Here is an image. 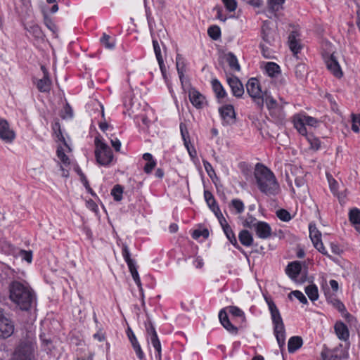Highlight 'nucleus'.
I'll return each mask as SVG.
<instances>
[{"label": "nucleus", "instance_id": "1", "mask_svg": "<svg viewBox=\"0 0 360 360\" xmlns=\"http://www.w3.org/2000/svg\"><path fill=\"white\" fill-rule=\"evenodd\" d=\"M9 297L22 311L30 310L36 302L34 291L25 282H11L9 285Z\"/></svg>", "mask_w": 360, "mask_h": 360}, {"label": "nucleus", "instance_id": "2", "mask_svg": "<svg viewBox=\"0 0 360 360\" xmlns=\"http://www.w3.org/2000/svg\"><path fill=\"white\" fill-rule=\"evenodd\" d=\"M255 177L261 192L268 195L278 193L280 187L274 173L266 167L259 163L256 165Z\"/></svg>", "mask_w": 360, "mask_h": 360}, {"label": "nucleus", "instance_id": "3", "mask_svg": "<svg viewBox=\"0 0 360 360\" xmlns=\"http://www.w3.org/2000/svg\"><path fill=\"white\" fill-rule=\"evenodd\" d=\"M264 299L271 313L274 335L279 347L282 348L285 345V330L283 319L274 302L267 297H264Z\"/></svg>", "mask_w": 360, "mask_h": 360}, {"label": "nucleus", "instance_id": "4", "mask_svg": "<svg viewBox=\"0 0 360 360\" xmlns=\"http://www.w3.org/2000/svg\"><path fill=\"white\" fill-rule=\"evenodd\" d=\"M37 345L34 338L28 337L21 340L15 347L11 360H37L36 356Z\"/></svg>", "mask_w": 360, "mask_h": 360}, {"label": "nucleus", "instance_id": "5", "mask_svg": "<svg viewBox=\"0 0 360 360\" xmlns=\"http://www.w3.org/2000/svg\"><path fill=\"white\" fill-rule=\"evenodd\" d=\"M95 156L97 162L103 166H108L113 160L111 148L98 138L95 139Z\"/></svg>", "mask_w": 360, "mask_h": 360}, {"label": "nucleus", "instance_id": "6", "mask_svg": "<svg viewBox=\"0 0 360 360\" xmlns=\"http://www.w3.org/2000/svg\"><path fill=\"white\" fill-rule=\"evenodd\" d=\"M246 89L248 94L256 105L260 108H263L264 101L262 96L264 93L262 91L259 80L255 77L250 78L246 84Z\"/></svg>", "mask_w": 360, "mask_h": 360}, {"label": "nucleus", "instance_id": "7", "mask_svg": "<svg viewBox=\"0 0 360 360\" xmlns=\"http://www.w3.org/2000/svg\"><path fill=\"white\" fill-rule=\"evenodd\" d=\"M122 256H123L125 262L127 264V266L129 267V269L131 274V276H132L134 282L139 287V290L141 294V296L143 297V288H142V285H141V282L140 280V277H139L138 271L136 269L135 261L131 258L130 252H129V250L127 244L122 245Z\"/></svg>", "mask_w": 360, "mask_h": 360}, {"label": "nucleus", "instance_id": "8", "mask_svg": "<svg viewBox=\"0 0 360 360\" xmlns=\"http://www.w3.org/2000/svg\"><path fill=\"white\" fill-rule=\"evenodd\" d=\"M293 122L295 127L302 135H306L307 133L306 125L310 127H316L319 121L315 117L307 115L304 113H299L293 117Z\"/></svg>", "mask_w": 360, "mask_h": 360}, {"label": "nucleus", "instance_id": "9", "mask_svg": "<svg viewBox=\"0 0 360 360\" xmlns=\"http://www.w3.org/2000/svg\"><path fill=\"white\" fill-rule=\"evenodd\" d=\"M14 330L15 326L13 321L6 317L0 309V338L6 339L11 337Z\"/></svg>", "mask_w": 360, "mask_h": 360}, {"label": "nucleus", "instance_id": "10", "mask_svg": "<svg viewBox=\"0 0 360 360\" xmlns=\"http://www.w3.org/2000/svg\"><path fill=\"white\" fill-rule=\"evenodd\" d=\"M309 237L313 243L314 248L321 252L323 255H326L331 259V256L326 251L325 248L321 240V233L317 229L315 224H310L309 226Z\"/></svg>", "mask_w": 360, "mask_h": 360}, {"label": "nucleus", "instance_id": "11", "mask_svg": "<svg viewBox=\"0 0 360 360\" xmlns=\"http://www.w3.org/2000/svg\"><path fill=\"white\" fill-rule=\"evenodd\" d=\"M323 58L325 60L327 68L330 71V72L338 78L342 77L343 73L334 53H333L329 54L328 53H323Z\"/></svg>", "mask_w": 360, "mask_h": 360}, {"label": "nucleus", "instance_id": "12", "mask_svg": "<svg viewBox=\"0 0 360 360\" xmlns=\"http://www.w3.org/2000/svg\"><path fill=\"white\" fill-rule=\"evenodd\" d=\"M15 136V132L11 128L8 122L5 119H0V139L6 143H12Z\"/></svg>", "mask_w": 360, "mask_h": 360}, {"label": "nucleus", "instance_id": "13", "mask_svg": "<svg viewBox=\"0 0 360 360\" xmlns=\"http://www.w3.org/2000/svg\"><path fill=\"white\" fill-rule=\"evenodd\" d=\"M188 98L193 105L198 109L202 108L207 103L205 97L195 88L189 89Z\"/></svg>", "mask_w": 360, "mask_h": 360}, {"label": "nucleus", "instance_id": "14", "mask_svg": "<svg viewBox=\"0 0 360 360\" xmlns=\"http://www.w3.org/2000/svg\"><path fill=\"white\" fill-rule=\"evenodd\" d=\"M257 236L262 239H266L271 235V229L269 224L264 221H255L253 224Z\"/></svg>", "mask_w": 360, "mask_h": 360}, {"label": "nucleus", "instance_id": "15", "mask_svg": "<svg viewBox=\"0 0 360 360\" xmlns=\"http://www.w3.org/2000/svg\"><path fill=\"white\" fill-rule=\"evenodd\" d=\"M262 36L263 40L269 44H272L276 40V31L270 27V22L267 20L263 22Z\"/></svg>", "mask_w": 360, "mask_h": 360}, {"label": "nucleus", "instance_id": "16", "mask_svg": "<svg viewBox=\"0 0 360 360\" xmlns=\"http://www.w3.org/2000/svg\"><path fill=\"white\" fill-rule=\"evenodd\" d=\"M227 82L234 96L239 98L243 95L244 88L243 84L236 77H229Z\"/></svg>", "mask_w": 360, "mask_h": 360}, {"label": "nucleus", "instance_id": "17", "mask_svg": "<svg viewBox=\"0 0 360 360\" xmlns=\"http://www.w3.org/2000/svg\"><path fill=\"white\" fill-rule=\"evenodd\" d=\"M8 248V253L14 256L19 255L22 259L30 264L32 261V251L20 250L11 244L6 245Z\"/></svg>", "mask_w": 360, "mask_h": 360}, {"label": "nucleus", "instance_id": "18", "mask_svg": "<svg viewBox=\"0 0 360 360\" xmlns=\"http://www.w3.org/2000/svg\"><path fill=\"white\" fill-rule=\"evenodd\" d=\"M127 334L136 356L140 360H143L145 358L144 353L142 351V349L134 333H133L132 330L130 328L127 329Z\"/></svg>", "mask_w": 360, "mask_h": 360}, {"label": "nucleus", "instance_id": "19", "mask_svg": "<svg viewBox=\"0 0 360 360\" xmlns=\"http://www.w3.org/2000/svg\"><path fill=\"white\" fill-rule=\"evenodd\" d=\"M219 319L221 325L231 333L236 334L238 328L234 326L229 321L227 311L225 309L220 310L219 313Z\"/></svg>", "mask_w": 360, "mask_h": 360}, {"label": "nucleus", "instance_id": "20", "mask_svg": "<svg viewBox=\"0 0 360 360\" xmlns=\"http://www.w3.org/2000/svg\"><path fill=\"white\" fill-rule=\"evenodd\" d=\"M221 117L227 124L232 122L235 118V111L232 105H225L219 108Z\"/></svg>", "mask_w": 360, "mask_h": 360}, {"label": "nucleus", "instance_id": "21", "mask_svg": "<svg viewBox=\"0 0 360 360\" xmlns=\"http://www.w3.org/2000/svg\"><path fill=\"white\" fill-rule=\"evenodd\" d=\"M334 329L338 338L346 341L349 336V333L347 326L342 321H338L335 324Z\"/></svg>", "mask_w": 360, "mask_h": 360}, {"label": "nucleus", "instance_id": "22", "mask_svg": "<svg viewBox=\"0 0 360 360\" xmlns=\"http://www.w3.org/2000/svg\"><path fill=\"white\" fill-rule=\"evenodd\" d=\"M301 263L298 261L290 263L285 269L286 274L292 279H295L301 271Z\"/></svg>", "mask_w": 360, "mask_h": 360}, {"label": "nucleus", "instance_id": "23", "mask_svg": "<svg viewBox=\"0 0 360 360\" xmlns=\"http://www.w3.org/2000/svg\"><path fill=\"white\" fill-rule=\"evenodd\" d=\"M340 350L335 349H323L321 352V357L323 360H341L342 356L339 354Z\"/></svg>", "mask_w": 360, "mask_h": 360}, {"label": "nucleus", "instance_id": "24", "mask_svg": "<svg viewBox=\"0 0 360 360\" xmlns=\"http://www.w3.org/2000/svg\"><path fill=\"white\" fill-rule=\"evenodd\" d=\"M36 85L40 92H49L51 86V79L49 77H43L37 80Z\"/></svg>", "mask_w": 360, "mask_h": 360}, {"label": "nucleus", "instance_id": "25", "mask_svg": "<svg viewBox=\"0 0 360 360\" xmlns=\"http://www.w3.org/2000/svg\"><path fill=\"white\" fill-rule=\"evenodd\" d=\"M176 67L178 72L179 79L183 83L184 72L186 70V63L184 57L181 54H177L176 58Z\"/></svg>", "mask_w": 360, "mask_h": 360}, {"label": "nucleus", "instance_id": "26", "mask_svg": "<svg viewBox=\"0 0 360 360\" xmlns=\"http://www.w3.org/2000/svg\"><path fill=\"white\" fill-rule=\"evenodd\" d=\"M240 243L244 246H251L253 243L252 235L248 230H242L238 235Z\"/></svg>", "mask_w": 360, "mask_h": 360}, {"label": "nucleus", "instance_id": "27", "mask_svg": "<svg viewBox=\"0 0 360 360\" xmlns=\"http://www.w3.org/2000/svg\"><path fill=\"white\" fill-rule=\"evenodd\" d=\"M143 159L146 161L143 170L146 174H150L156 166V161L150 153H146L143 155Z\"/></svg>", "mask_w": 360, "mask_h": 360}, {"label": "nucleus", "instance_id": "28", "mask_svg": "<svg viewBox=\"0 0 360 360\" xmlns=\"http://www.w3.org/2000/svg\"><path fill=\"white\" fill-rule=\"evenodd\" d=\"M302 345V339L299 336H294L289 339L288 343V352L290 353L295 352Z\"/></svg>", "mask_w": 360, "mask_h": 360}, {"label": "nucleus", "instance_id": "29", "mask_svg": "<svg viewBox=\"0 0 360 360\" xmlns=\"http://www.w3.org/2000/svg\"><path fill=\"white\" fill-rule=\"evenodd\" d=\"M262 99L264 101V103H266L267 108L270 111L275 110L278 108V104L276 100H275L270 94H269L267 91L264 92Z\"/></svg>", "mask_w": 360, "mask_h": 360}, {"label": "nucleus", "instance_id": "30", "mask_svg": "<svg viewBox=\"0 0 360 360\" xmlns=\"http://www.w3.org/2000/svg\"><path fill=\"white\" fill-rule=\"evenodd\" d=\"M289 46L294 54H297L301 49L299 41L296 39V33L292 32L288 37Z\"/></svg>", "mask_w": 360, "mask_h": 360}, {"label": "nucleus", "instance_id": "31", "mask_svg": "<svg viewBox=\"0 0 360 360\" xmlns=\"http://www.w3.org/2000/svg\"><path fill=\"white\" fill-rule=\"evenodd\" d=\"M226 60L231 70L235 71H240V67L238 63L236 56L231 52L226 55Z\"/></svg>", "mask_w": 360, "mask_h": 360}, {"label": "nucleus", "instance_id": "32", "mask_svg": "<svg viewBox=\"0 0 360 360\" xmlns=\"http://www.w3.org/2000/svg\"><path fill=\"white\" fill-rule=\"evenodd\" d=\"M265 70L269 76L274 77L280 74V67L274 62H268L265 65Z\"/></svg>", "mask_w": 360, "mask_h": 360}, {"label": "nucleus", "instance_id": "33", "mask_svg": "<svg viewBox=\"0 0 360 360\" xmlns=\"http://www.w3.org/2000/svg\"><path fill=\"white\" fill-rule=\"evenodd\" d=\"M212 85L214 93L218 98H224L226 95L221 84L217 79H214L212 81Z\"/></svg>", "mask_w": 360, "mask_h": 360}, {"label": "nucleus", "instance_id": "34", "mask_svg": "<svg viewBox=\"0 0 360 360\" xmlns=\"http://www.w3.org/2000/svg\"><path fill=\"white\" fill-rule=\"evenodd\" d=\"M305 292L311 301H316L319 298L318 288L314 284L307 286L305 288Z\"/></svg>", "mask_w": 360, "mask_h": 360}, {"label": "nucleus", "instance_id": "35", "mask_svg": "<svg viewBox=\"0 0 360 360\" xmlns=\"http://www.w3.org/2000/svg\"><path fill=\"white\" fill-rule=\"evenodd\" d=\"M153 45L154 52H155L157 60L158 62L160 68L162 69L164 60H163V58H162V56L161 53L160 46L159 45L158 41L155 39H153Z\"/></svg>", "mask_w": 360, "mask_h": 360}, {"label": "nucleus", "instance_id": "36", "mask_svg": "<svg viewBox=\"0 0 360 360\" xmlns=\"http://www.w3.org/2000/svg\"><path fill=\"white\" fill-rule=\"evenodd\" d=\"M222 229L230 243L235 247H238L237 239L233 233L231 227L229 225H227Z\"/></svg>", "mask_w": 360, "mask_h": 360}, {"label": "nucleus", "instance_id": "37", "mask_svg": "<svg viewBox=\"0 0 360 360\" xmlns=\"http://www.w3.org/2000/svg\"><path fill=\"white\" fill-rule=\"evenodd\" d=\"M226 311L228 310L229 313H230L232 316L236 317H240L242 319L243 321H245V316L244 312L238 307L236 306H229L226 307Z\"/></svg>", "mask_w": 360, "mask_h": 360}, {"label": "nucleus", "instance_id": "38", "mask_svg": "<svg viewBox=\"0 0 360 360\" xmlns=\"http://www.w3.org/2000/svg\"><path fill=\"white\" fill-rule=\"evenodd\" d=\"M349 218L352 224H360V210L357 208L352 209L349 213Z\"/></svg>", "mask_w": 360, "mask_h": 360}, {"label": "nucleus", "instance_id": "39", "mask_svg": "<svg viewBox=\"0 0 360 360\" xmlns=\"http://www.w3.org/2000/svg\"><path fill=\"white\" fill-rule=\"evenodd\" d=\"M307 69L304 64L299 63L295 66V74L297 79H302L307 75Z\"/></svg>", "mask_w": 360, "mask_h": 360}, {"label": "nucleus", "instance_id": "40", "mask_svg": "<svg viewBox=\"0 0 360 360\" xmlns=\"http://www.w3.org/2000/svg\"><path fill=\"white\" fill-rule=\"evenodd\" d=\"M284 3V0H268L269 11L272 13L279 11Z\"/></svg>", "mask_w": 360, "mask_h": 360}, {"label": "nucleus", "instance_id": "41", "mask_svg": "<svg viewBox=\"0 0 360 360\" xmlns=\"http://www.w3.org/2000/svg\"><path fill=\"white\" fill-rule=\"evenodd\" d=\"M207 34L210 38L217 40L221 37V30L217 25L210 26L207 30Z\"/></svg>", "mask_w": 360, "mask_h": 360}, {"label": "nucleus", "instance_id": "42", "mask_svg": "<svg viewBox=\"0 0 360 360\" xmlns=\"http://www.w3.org/2000/svg\"><path fill=\"white\" fill-rule=\"evenodd\" d=\"M150 340L151 342V344L155 351L157 352L156 356L160 359L161 357V344L158 339V335H155V336H150Z\"/></svg>", "mask_w": 360, "mask_h": 360}, {"label": "nucleus", "instance_id": "43", "mask_svg": "<svg viewBox=\"0 0 360 360\" xmlns=\"http://www.w3.org/2000/svg\"><path fill=\"white\" fill-rule=\"evenodd\" d=\"M150 340L151 342V344L155 351L157 352L156 356L160 359L161 357V344L158 339V335H155V336H150Z\"/></svg>", "mask_w": 360, "mask_h": 360}, {"label": "nucleus", "instance_id": "44", "mask_svg": "<svg viewBox=\"0 0 360 360\" xmlns=\"http://www.w3.org/2000/svg\"><path fill=\"white\" fill-rule=\"evenodd\" d=\"M123 187L119 184L115 185L111 190V195L115 201H120L122 199Z\"/></svg>", "mask_w": 360, "mask_h": 360}, {"label": "nucleus", "instance_id": "45", "mask_svg": "<svg viewBox=\"0 0 360 360\" xmlns=\"http://www.w3.org/2000/svg\"><path fill=\"white\" fill-rule=\"evenodd\" d=\"M180 130H181V134L182 139L184 140V143L185 147L188 148V147L191 146V142L189 140L188 133L186 130L185 124H184L182 123L180 124Z\"/></svg>", "mask_w": 360, "mask_h": 360}, {"label": "nucleus", "instance_id": "46", "mask_svg": "<svg viewBox=\"0 0 360 360\" xmlns=\"http://www.w3.org/2000/svg\"><path fill=\"white\" fill-rule=\"evenodd\" d=\"M352 129L354 132L359 131L360 115L352 113Z\"/></svg>", "mask_w": 360, "mask_h": 360}, {"label": "nucleus", "instance_id": "47", "mask_svg": "<svg viewBox=\"0 0 360 360\" xmlns=\"http://www.w3.org/2000/svg\"><path fill=\"white\" fill-rule=\"evenodd\" d=\"M204 197L210 209L213 208L214 206L217 205L213 195L209 191H205Z\"/></svg>", "mask_w": 360, "mask_h": 360}, {"label": "nucleus", "instance_id": "48", "mask_svg": "<svg viewBox=\"0 0 360 360\" xmlns=\"http://www.w3.org/2000/svg\"><path fill=\"white\" fill-rule=\"evenodd\" d=\"M232 207L236 210L238 214H240L244 211L245 206L243 202L239 199H233L231 202Z\"/></svg>", "mask_w": 360, "mask_h": 360}, {"label": "nucleus", "instance_id": "49", "mask_svg": "<svg viewBox=\"0 0 360 360\" xmlns=\"http://www.w3.org/2000/svg\"><path fill=\"white\" fill-rule=\"evenodd\" d=\"M101 44L108 49H112L115 47V42L110 41V37L104 33L101 39Z\"/></svg>", "mask_w": 360, "mask_h": 360}, {"label": "nucleus", "instance_id": "50", "mask_svg": "<svg viewBox=\"0 0 360 360\" xmlns=\"http://www.w3.org/2000/svg\"><path fill=\"white\" fill-rule=\"evenodd\" d=\"M276 216L279 219L283 221H288L291 219L290 213L284 209L277 210Z\"/></svg>", "mask_w": 360, "mask_h": 360}, {"label": "nucleus", "instance_id": "51", "mask_svg": "<svg viewBox=\"0 0 360 360\" xmlns=\"http://www.w3.org/2000/svg\"><path fill=\"white\" fill-rule=\"evenodd\" d=\"M57 156L64 165H70L69 158L65 155L62 147L58 148Z\"/></svg>", "mask_w": 360, "mask_h": 360}, {"label": "nucleus", "instance_id": "52", "mask_svg": "<svg viewBox=\"0 0 360 360\" xmlns=\"http://www.w3.org/2000/svg\"><path fill=\"white\" fill-rule=\"evenodd\" d=\"M291 295H293L301 303L307 304V302H308L307 299L306 298L305 295L301 291H299V290L292 291L289 294V297H290Z\"/></svg>", "mask_w": 360, "mask_h": 360}, {"label": "nucleus", "instance_id": "53", "mask_svg": "<svg viewBox=\"0 0 360 360\" xmlns=\"http://www.w3.org/2000/svg\"><path fill=\"white\" fill-rule=\"evenodd\" d=\"M226 8L230 11H234L237 8V2L236 0H221Z\"/></svg>", "mask_w": 360, "mask_h": 360}, {"label": "nucleus", "instance_id": "54", "mask_svg": "<svg viewBox=\"0 0 360 360\" xmlns=\"http://www.w3.org/2000/svg\"><path fill=\"white\" fill-rule=\"evenodd\" d=\"M146 330L148 337L155 336L157 334L155 328L150 320L146 323Z\"/></svg>", "mask_w": 360, "mask_h": 360}, {"label": "nucleus", "instance_id": "55", "mask_svg": "<svg viewBox=\"0 0 360 360\" xmlns=\"http://www.w3.org/2000/svg\"><path fill=\"white\" fill-rule=\"evenodd\" d=\"M203 165L206 172H207L208 175L210 177H212V174H215L214 170L209 162H207V160H203Z\"/></svg>", "mask_w": 360, "mask_h": 360}, {"label": "nucleus", "instance_id": "56", "mask_svg": "<svg viewBox=\"0 0 360 360\" xmlns=\"http://www.w3.org/2000/svg\"><path fill=\"white\" fill-rule=\"evenodd\" d=\"M111 144L116 151H120L121 148V142L118 139H112Z\"/></svg>", "mask_w": 360, "mask_h": 360}, {"label": "nucleus", "instance_id": "57", "mask_svg": "<svg viewBox=\"0 0 360 360\" xmlns=\"http://www.w3.org/2000/svg\"><path fill=\"white\" fill-rule=\"evenodd\" d=\"M294 181L297 187H302L305 185V181L302 177H296Z\"/></svg>", "mask_w": 360, "mask_h": 360}, {"label": "nucleus", "instance_id": "58", "mask_svg": "<svg viewBox=\"0 0 360 360\" xmlns=\"http://www.w3.org/2000/svg\"><path fill=\"white\" fill-rule=\"evenodd\" d=\"M332 252L335 255H340L342 252L340 247L334 243H331L330 245Z\"/></svg>", "mask_w": 360, "mask_h": 360}, {"label": "nucleus", "instance_id": "59", "mask_svg": "<svg viewBox=\"0 0 360 360\" xmlns=\"http://www.w3.org/2000/svg\"><path fill=\"white\" fill-rule=\"evenodd\" d=\"M56 127H58V131L56 132V136H57V138L63 141L65 145H66V143H65V138L63 137V134H62V131L60 129V125L58 124H56Z\"/></svg>", "mask_w": 360, "mask_h": 360}, {"label": "nucleus", "instance_id": "60", "mask_svg": "<svg viewBox=\"0 0 360 360\" xmlns=\"http://www.w3.org/2000/svg\"><path fill=\"white\" fill-rule=\"evenodd\" d=\"M186 149H187L191 158H194L196 157L197 153H196L195 148L193 146H191L188 148H186Z\"/></svg>", "mask_w": 360, "mask_h": 360}, {"label": "nucleus", "instance_id": "61", "mask_svg": "<svg viewBox=\"0 0 360 360\" xmlns=\"http://www.w3.org/2000/svg\"><path fill=\"white\" fill-rule=\"evenodd\" d=\"M217 219H218L219 222L222 228L229 225V224L227 223V221H226V219L224 218V217L223 216V214H220V216H218Z\"/></svg>", "mask_w": 360, "mask_h": 360}, {"label": "nucleus", "instance_id": "62", "mask_svg": "<svg viewBox=\"0 0 360 360\" xmlns=\"http://www.w3.org/2000/svg\"><path fill=\"white\" fill-rule=\"evenodd\" d=\"M194 265L196 268H202V266H203V261L202 259L200 258V257H197L195 258V259L194 260Z\"/></svg>", "mask_w": 360, "mask_h": 360}, {"label": "nucleus", "instance_id": "63", "mask_svg": "<svg viewBox=\"0 0 360 360\" xmlns=\"http://www.w3.org/2000/svg\"><path fill=\"white\" fill-rule=\"evenodd\" d=\"M248 4L254 7H259L262 5V0H249Z\"/></svg>", "mask_w": 360, "mask_h": 360}, {"label": "nucleus", "instance_id": "64", "mask_svg": "<svg viewBox=\"0 0 360 360\" xmlns=\"http://www.w3.org/2000/svg\"><path fill=\"white\" fill-rule=\"evenodd\" d=\"M335 307L338 309L340 311H343L345 310V305L342 302H341L339 300H336L335 302Z\"/></svg>", "mask_w": 360, "mask_h": 360}]
</instances>
